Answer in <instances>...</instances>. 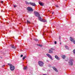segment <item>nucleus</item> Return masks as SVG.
I'll return each mask as SVG.
<instances>
[{"mask_svg": "<svg viewBox=\"0 0 75 75\" xmlns=\"http://www.w3.org/2000/svg\"><path fill=\"white\" fill-rule=\"evenodd\" d=\"M34 14L36 17H37L38 18V20L42 21V22H46V20L44 19H41V17L40 16V15L38 12L35 11L34 12Z\"/></svg>", "mask_w": 75, "mask_h": 75, "instance_id": "nucleus-1", "label": "nucleus"}, {"mask_svg": "<svg viewBox=\"0 0 75 75\" xmlns=\"http://www.w3.org/2000/svg\"><path fill=\"white\" fill-rule=\"evenodd\" d=\"M8 65H9L10 67V69L11 71H14V69H15V68L14 67V66L10 64H8Z\"/></svg>", "mask_w": 75, "mask_h": 75, "instance_id": "nucleus-2", "label": "nucleus"}, {"mask_svg": "<svg viewBox=\"0 0 75 75\" xmlns=\"http://www.w3.org/2000/svg\"><path fill=\"white\" fill-rule=\"evenodd\" d=\"M27 10L28 11V13H30V11H34L33 8L31 7H28L27 8Z\"/></svg>", "mask_w": 75, "mask_h": 75, "instance_id": "nucleus-3", "label": "nucleus"}, {"mask_svg": "<svg viewBox=\"0 0 75 75\" xmlns=\"http://www.w3.org/2000/svg\"><path fill=\"white\" fill-rule=\"evenodd\" d=\"M38 65L40 67H43L44 65V63L41 61H39L38 62Z\"/></svg>", "mask_w": 75, "mask_h": 75, "instance_id": "nucleus-4", "label": "nucleus"}, {"mask_svg": "<svg viewBox=\"0 0 75 75\" xmlns=\"http://www.w3.org/2000/svg\"><path fill=\"white\" fill-rule=\"evenodd\" d=\"M73 61H74V60L73 59H71L69 60V65H73Z\"/></svg>", "mask_w": 75, "mask_h": 75, "instance_id": "nucleus-5", "label": "nucleus"}, {"mask_svg": "<svg viewBox=\"0 0 75 75\" xmlns=\"http://www.w3.org/2000/svg\"><path fill=\"white\" fill-rule=\"evenodd\" d=\"M46 55L47 56V57H48L49 58H50V59H52V60L53 59H52V56H51L50 55V54H47Z\"/></svg>", "mask_w": 75, "mask_h": 75, "instance_id": "nucleus-6", "label": "nucleus"}, {"mask_svg": "<svg viewBox=\"0 0 75 75\" xmlns=\"http://www.w3.org/2000/svg\"><path fill=\"white\" fill-rule=\"evenodd\" d=\"M30 4L33 6H36V4L35 3H31V2H30Z\"/></svg>", "mask_w": 75, "mask_h": 75, "instance_id": "nucleus-7", "label": "nucleus"}, {"mask_svg": "<svg viewBox=\"0 0 75 75\" xmlns=\"http://www.w3.org/2000/svg\"><path fill=\"white\" fill-rule=\"evenodd\" d=\"M39 4L40 5V6H43V5H44V3H42V2L40 1L39 2Z\"/></svg>", "mask_w": 75, "mask_h": 75, "instance_id": "nucleus-8", "label": "nucleus"}, {"mask_svg": "<svg viewBox=\"0 0 75 75\" xmlns=\"http://www.w3.org/2000/svg\"><path fill=\"white\" fill-rule=\"evenodd\" d=\"M52 68L54 69V71H56V72H58V70H57V69L55 68V67H52Z\"/></svg>", "mask_w": 75, "mask_h": 75, "instance_id": "nucleus-9", "label": "nucleus"}, {"mask_svg": "<svg viewBox=\"0 0 75 75\" xmlns=\"http://www.w3.org/2000/svg\"><path fill=\"white\" fill-rule=\"evenodd\" d=\"M55 58H56V59H57L58 60H59V59H60L59 57H58V56H57V55H55Z\"/></svg>", "mask_w": 75, "mask_h": 75, "instance_id": "nucleus-10", "label": "nucleus"}, {"mask_svg": "<svg viewBox=\"0 0 75 75\" xmlns=\"http://www.w3.org/2000/svg\"><path fill=\"white\" fill-rule=\"evenodd\" d=\"M11 47L12 48H13V49H16V47L14 46V45H11Z\"/></svg>", "mask_w": 75, "mask_h": 75, "instance_id": "nucleus-11", "label": "nucleus"}, {"mask_svg": "<svg viewBox=\"0 0 75 75\" xmlns=\"http://www.w3.org/2000/svg\"><path fill=\"white\" fill-rule=\"evenodd\" d=\"M49 53H50V54H52V53H53V51H52V50H50V49L49 50Z\"/></svg>", "mask_w": 75, "mask_h": 75, "instance_id": "nucleus-12", "label": "nucleus"}, {"mask_svg": "<svg viewBox=\"0 0 75 75\" xmlns=\"http://www.w3.org/2000/svg\"><path fill=\"white\" fill-rule=\"evenodd\" d=\"M62 58L63 59H65V58L66 57V56L65 55H62Z\"/></svg>", "mask_w": 75, "mask_h": 75, "instance_id": "nucleus-13", "label": "nucleus"}, {"mask_svg": "<svg viewBox=\"0 0 75 75\" xmlns=\"http://www.w3.org/2000/svg\"><path fill=\"white\" fill-rule=\"evenodd\" d=\"M23 69H24V70H27V66L24 67Z\"/></svg>", "mask_w": 75, "mask_h": 75, "instance_id": "nucleus-14", "label": "nucleus"}, {"mask_svg": "<svg viewBox=\"0 0 75 75\" xmlns=\"http://www.w3.org/2000/svg\"><path fill=\"white\" fill-rule=\"evenodd\" d=\"M50 49L52 51H55V49L53 48H51Z\"/></svg>", "mask_w": 75, "mask_h": 75, "instance_id": "nucleus-15", "label": "nucleus"}, {"mask_svg": "<svg viewBox=\"0 0 75 75\" xmlns=\"http://www.w3.org/2000/svg\"><path fill=\"white\" fill-rule=\"evenodd\" d=\"M25 3L26 4H30V2L28 3L27 1H25Z\"/></svg>", "mask_w": 75, "mask_h": 75, "instance_id": "nucleus-16", "label": "nucleus"}, {"mask_svg": "<svg viewBox=\"0 0 75 75\" xmlns=\"http://www.w3.org/2000/svg\"><path fill=\"white\" fill-rule=\"evenodd\" d=\"M26 57H27V56H24L23 57V60H24V59H25V58H26Z\"/></svg>", "mask_w": 75, "mask_h": 75, "instance_id": "nucleus-17", "label": "nucleus"}, {"mask_svg": "<svg viewBox=\"0 0 75 75\" xmlns=\"http://www.w3.org/2000/svg\"><path fill=\"white\" fill-rule=\"evenodd\" d=\"M34 40H35V41H39L38 40L35 38L34 39Z\"/></svg>", "mask_w": 75, "mask_h": 75, "instance_id": "nucleus-18", "label": "nucleus"}, {"mask_svg": "<svg viewBox=\"0 0 75 75\" xmlns=\"http://www.w3.org/2000/svg\"><path fill=\"white\" fill-rule=\"evenodd\" d=\"M65 47L66 48V49H68V46L67 45H65Z\"/></svg>", "mask_w": 75, "mask_h": 75, "instance_id": "nucleus-19", "label": "nucleus"}, {"mask_svg": "<svg viewBox=\"0 0 75 75\" xmlns=\"http://www.w3.org/2000/svg\"><path fill=\"white\" fill-rule=\"evenodd\" d=\"M27 23L28 24H30V21H28V20H27Z\"/></svg>", "mask_w": 75, "mask_h": 75, "instance_id": "nucleus-20", "label": "nucleus"}, {"mask_svg": "<svg viewBox=\"0 0 75 75\" xmlns=\"http://www.w3.org/2000/svg\"><path fill=\"white\" fill-rule=\"evenodd\" d=\"M73 52L74 53V54H75V50H74L73 51Z\"/></svg>", "mask_w": 75, "mask_h": 75, "instance_id": "nucleus-21", "label": "nucleus"}, {"mask_svg": "<svg viewBox=\"0 0 75 75\" xmlns=\"http://www.w3.org/2000/svg\"><path fill=\"white\" fill-rule=\"evenodd\" d=\"M42 45H41L39 44V47H42Z\"/></svg>", "mask_w": 75, "mask_h": 75, "instance_id": "nucleus-22", "label": "nucleus"}, {"mask_svg": "<svg viewBox=\"0 0 75 75\" xmlns=\"http://www.w3.org/2000/svg\"><path fill=\"white\" fill-rule=\"evenodd\" d=\"M54 44H57V41H55L54 42Z\"/></svg>", "mask_w": 75, "mask_h": 75, "instance_id": "nucleus-23", "label": "nucleus"}, {"mask_svg": "<svg viewBox=\"0 0 75 75\" xmlns=\"http://www.w3.org/2000/svg\"><path fill=\"white\" fill-rule=\"evenodd\" d=\"M59 40H61V36H59Z\"/></svg>", "mask_w": 75, "mask_h": 75, "instance_id": "nucleus-24", "label": "nucleus"}, {"mask_svg": "<svg viewBox=\"0 0 75 75\" xmlns=\"http://www.w3.org/2000/svg\"><path fill=\"white\" fill-rule=\"evenodd\" d=\"M23 57V54H21V57Z\"/></svg>", "mask_w": 75, "mask_h": 75, "instance_id": "nucleus-25", "label": "nucleus"}, {"mask_svg": "<svg viewBox=\"0 0 75 75\" xmlns=\"http://www.w3.org/2000/svg\"><path fill=\"white\" fill-rule=\"evenodd\" d=\"M55 6L56 7H59V6L58 5H56Z\"/></svg>", "mask_w": 75, "mask_h": 75, "instance_id": "nucleus-26", "label": "nucleus"}, {"mask_svg": "<svg viewBox=\"0 0 75 75\" xmlns=\"http://www.w3.org/2000/svg\"><path fill=\"white\" fill-rule=\"evenodd\" d=\"M40 44H36V45L37 46H39Z\"/></svg>", "mask_w": 75, "mask_h": 75, "instance_id": "nucleus-27", "label": "nucleus"}, {"mask_svg": "<svg viewBox=\"0 0 75 75\" xmlns=\"http://www.w3.org/2000/svg\"><path fill=\"white\" fill-rule=\"evenodd\" d=\"M13 6H14V7H17V6L16 5L15 6V5H13Z\"/></svg>", "mask_w": 75, "mask_h": 75, "instance_id": "nucleus-28", "label": "nucleus"}, {"mask_svg": "<svg viewBox=\"0 0 75 75\" xmlns=\"http://www.w3.org/2000/svg\"><path fill=\"white\" fill-rule=\"evenodd\" d=\"M5 66V65H3V66H2V67H4Z\"/></svg>", "mask_w": 75, "mask_h": 75, "instance_id": "nucleus-29", "label": "nucleus"}, {"mask_svg": "<svg viewBox=\"0 0 75 75\" xmlns=\"http://www.w3.org/2000/svg\"><path fill=\"white\" fill-rule=\"evenodd\" d=\"M4 2H3V1H1V3H3Z\"/></svg>", "mask_w": 75, "mask_h": 75, "instance_id": "nucleus-30", "label": "nucleus"}, {"mask_svg": "<svg viewBox=\"0 0 75 75\" xmlns=\"http://www.w3.org/2000/svg\"><path fill=\"white\" fill-rule=\"evenodd\" d=\"M47 62H49V61L48 60H47Z\"/></svg>", "mask_w": 75, "mask_h": 75, "instance_id": "nucleus-31", "label": "nucleus"}, {"mask_svg": "<svg viewBox=\"0 0 75 75\" xmlns=\"http://www.w3.org/2000/svg\"><path fill=\"white\" fill-rule=\"evenodd\" d=\"M52 14H54V12H53Z\"/></svg>", "mask_w": 75, "mask_h": 75, "instance_id": "nucleus-32", "label": "nucleus"}, {"mask_svg": "<svg viewBox=\"0 0 75 75\" xmlns=\"http://www.w3.org/2000/svg\"><path fill=\"white\" fill-rule=\"evenodd\" d=\"M60 45H61V43H60Z\"/></svg>", "mask_w": 75, "mask_h": 75, "instance_id": "nucleus-33", "label": "nucleus"}, {"mask_svg": "<svg viewBox=\"0 0 75 75\" xmlns=\"http://www.w3.org/2000/svg\"><path fill=\"white\" fill-rule=\"evenodd\" d=\"M19 24H21V23H19Z\"/></svg>", "mask_w": 75, "mask_h": 75, "instance_id": "nucleus-34", "label": "nucleus"}, {"mask_svg": "<svg viewBox=\"0 0 75 75\" xmlns=\"http://www.w3.org/2000/svg\"><path fill=\"white\" fill-rule=\"evenodd\" d=\"M65 0L66 1V0Z\"/></svg>", "mask_w": 75, "mask_h": 75, "instance_id": "nucleus-35", "label": "nucleus"}]
</instances>
